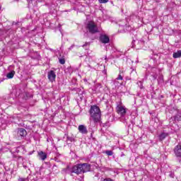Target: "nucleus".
Listing matches in <instances>:
<instances>
[{
    "label": "nucleus",
    "instance_id": "obj_1",
    "mask_svg": "<svg viewBox=\"0 0 181 181\" xmlns=\"http://www.w3.org/2000/svg\"><path fill=\"white\" fill-rule=\"evenodd\" d=\"M91 166L88 163H81L73 166L69 171V173H76V175H80L81 173H86V172H90Z\"/></svg>",
    "mask_w": 181,
    "mask_h": 181
},
{
    "label": "nucleus",
    "instance_id": "obj_2",
    "mask_svg": "<svg viewBox=\"0 0 181 181\" xmlns=\"http://www.w3.org/2000/svg\"><path fill=\"white\" fill-rule=\"evenodd\" d=\"M90 115L94 122H99V121L101 119V110L97 105L91 106Z\"/></svg>",
    "mask_w": 181,
    "mask_h": 181
},
{
    "label": "nucleus",
    "instance_id": "obj_3",
    "mask_svg": "<svg viewBox=\"0 0 181 181\" xmlns=\"http://www.w3.org/2000/svg\"><path fill=\"white\" fill-rule=\"evenodd\" d=\"M86 29L88 30L89 33H92L93 35L94 33H98V26H97V24L94 21H89L87 23Z\"/></svg>",
    "mask_w": 181,
    "mask_h": 181
},
{
    "label": "nucleus",
    "instance_id": "obj_4",
    "mask_svg": "<svg viewBox=\"0 0 181 181\" xmlns=\"http://www.w3.org/2000/svg\"><path fill=\"white\" fill-rule=\"evenodd\" d=\"M116 110L119 115L121 117H125V115L127 114V109L125 108V106L122 105H118L116 107Z\"/></svg>",
    "mask_w": 181,
    "mask_h": 181
},
{
    "label": "nucleus",
    "instance_id": "obj_5",
    "mask_svg": "<svg viewBox=\"0 0 181 181\" xmlns=\"http://www.w3.org/2000/svg\"><path fill=\"white\" fill-rule=\"evenodd\" d=\"M27 132L26 130L23 128L18 129L17 131V136L18 139H22V138H25L26 136Z\"/></svg>",
    "mask_w": 181,
    "mask_h": 181
},
{
    "label": "nucleus",
    "instance_id": "obj_6",
    "mask_svg": "<svg viewBox=\"0 0 181 181\" xmlns=\"http://www.w3.org/2000/svg\"><path fill=\"white\" fill-rule=\"evenodd\" d=\"M173 151L177 158H181V144L175 146Z\"/></svg>",
    "mask_w": 181,
    "mask_h": 181
},
{
    "label": "nucleus",
    "instance_id": "obj_7",
    "mask_svg": "<svg viewBox=\"0 0 181 181\" xmlns=\"http://www.w3.org/2000/svg\"><path fill=\"white\" fill-rule=\"evenodd\" d=\"M78 129L81 134L83 135H87L88 134V130H87V127L85 125L81 124L78 126Z\"/></svg>",
    "mask_w": 181,
    "mask_h": 181
},
{
    "label": "nucleus",
    "instance_id": "obj_8",
    "mask_svg": "<svg viewBox=\"0 0 181 181\" xmlns=\"http://www.w3.org/2000/svg\"><path fill=\"white\" fill-rule=\"evenodd\" d=\"M48 80L52 81V83L56 80V72L54 71H49L48 72Z\"/></svg>",
    "mask_w": 181,
    "mask_h": 181
},
{
    "label": "nucleus",
    "instance_id": "obj_9",
    "mask_svg": "<svg viewBox=\"0 0 181 181\" xmlns=\"http://www.w3.org/2000/svg\"><path fill=\"white\" fill-rule=\"evenodd\" d=\"M100 40L102 43H104L105 45L107 43H110V37L105 35H101L100 37Z\"/></svg>",
    "mask_w": 181,
    "mask_h": 181
},
{
    "label": "nucleus",
    "instance_id": "obj_10",
    "mask_svg": "<svg viewBox=\"0 0 181 181\" xmlns=\"http://www.w3.org/2000/svg\"><path fill=\"white\" fill-rule=\"evenodd\" d=\"M38 156L41 160H45L47 158V154L43 151L38 152Z\"/></svg>",
    "mask_w": 181,
    "mask_h": 181
},
{
    "label": "nucleus",
    "instance_id": "obj_11",
    "mask_svg": "<svg viewBox=\"0 0 181 181\" xmlns=\"http://www.w3.org/2000/svg\"><path fill=\"white\" fill-rule=\"evenodd\" d=\"M173 57L174 59H179V57H181V50H179L177 52H174L173 54Z\"/></svg>",
    "mask_w": 181,
    "mask_h": 181
},
{
    "label": "nucleus",
    "instance_id": "obj_12",
    "mask_svg": "<svg viewBox=\"0 0 181 181\" xmlns=\"http://www.w3.org/2000/svg\"><path fill=\"white\" fill-rule=\"evenodd\" d=\"M14 76H15V71H12L11 72L7 74L6 77L7 78H13Z\"/></svg>",
    "mask_w": 181,
    "mask_h": 181
},
{
    "label": "nucleus",
    "instance_id": "obj_13",
    "mask_svg": "<svg viewBox=\"0 0 181 181\" xmlns=\"http://www.w3.org/2000/svg\"><path fill=\"white\" fill-rule=\"evenodd\" d=\"M166 136H168V134H166V133H162V134H160V136H159V139H160V141H163V139H165V138H166Z\"/></svg>",
    "mask_w": 181,
    "mask_h": 181
},
{
    "label": "nucleus",
    "instance_id": "obj_14",
    "mask_svg": "<svg viewBox=\"0 0 181 181\" xmlns=\"http://www.w3.org/2000/svg\"><path fill=\"white\" fill-rule=\"evenodd\" d=\"M175 121H181V114L180 115H177L175 117Z\"/></svg>",
    "mask_w": 181,
    "mask_h": 181
},
{
    "label": "nucleus",
    "instance_id": "obj_15",
    "mask_svg": "<svg viewBox=\"0 0 181 181\" xmlns=\"http://www.w3.org/2000/svg\"><path fill=\"white\" fill-rule=\"evenodd\" d=\"M105 153H106V155H107L108 156H112V155H113V153H112V151H105Z\"/></svg>",
    "mask_w": 181,
    "mask_h": 181
},
{
    "label": "nucleus",
    "instance_id": "obj_16",
    "mask_svg": "<svg viewBox=\"0 0 181 181\" xmlns=\"http://www.w3.org/2000/svg\"><path fill=\"white\" fill-rule=\"evenodd\" d=\"M100 4H107L110 0H98Z\"/></svg>",
    "mask_w": 181,
    "mask_h": 181
},
{
    "label": "nucleus",
    "instance_id": "obj_17",
    "mask_svg": "<svg viewBox=\"0 0 181 181\" xmlns=\"http://www.w3.org/2000/svg\"><path fill=\"white\" fill-rule=\"evenodd\" d=\"M59 63L60 64H64V63H66V61L64 59H60Z\"/></svg>",
    "mask_w": 181,
    "mask_h": 181
},
{
    "label": "nucleus",
    "instance_id": "obj_18",
    "mask_svg": "<svg viewBox=\"0 0 181 181\" xmlns=\"http://www.w3.org/2000/svg\"><path fill=\"white\" fill-rule=\"evenodd\" d=\"M116 80H124V78H122V76L119 75Z\"/></svg>",
    "mask_w": 181,
    "mask_h": 181
},
{
    "label": "nucleus",
    "instance_id": "obj_19",
    "mask_svg": "<svg viewBox=\"0 0 181 181\" xmlns=\"http://www.w3.org/2000/svg\"><path fill=\"white\" fill-rule=\"evenodd\" d=\"M18 181H26V179H25V178H20V179H18Z\"/></svg>",
    "mask_w": 181,
    "mask_h": 181
}]
</instances>
